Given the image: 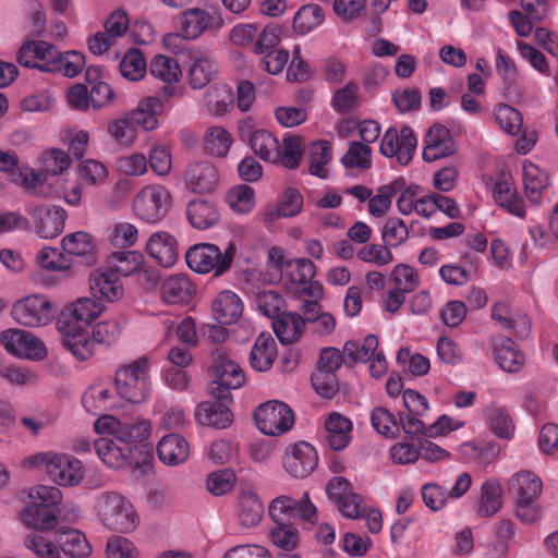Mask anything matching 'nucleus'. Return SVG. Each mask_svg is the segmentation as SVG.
<instances>
[{
	"label": "nucleus",
	"mask_w": 558,
	"mask_h": 558,
	"mask_svg": "<svg viewBox=\"0 0 558 558\" xmlns=\"http://www.w3.org/2000/svg\"><path fill=\"white\" fill-rule=\"evenodd\" d=\"M94 509L99 523L111 532L129 534L135 531L141 522L132 501L114 490L99 493Z\"/></svg>",
	"instance_id": "1"
},
{
	"label": "nucleus",
	"mask_w": 558,
	"mask_h": 558,
	"mask_svg": "<svg viewBox=\"0 0 558 558\" xmlns=\"http://www.w3.org/2000/svg\"><path fill=\"white\" fill-rule=\"evenodd\" d=\"M509 494L514 499L515 517L524 524H533L542 517L537 499L543 492V482L534 472L522 470L508 482Z\"/></svg>",
	"instance_id": "2"
},
{
	"label": "nucleus",
	"mask_w": 558,
	"mask_h": 558,
	"mask_svg": "<svg viewBox=\"0 0 558 558\" xmlns=\"http://www.w3.org/2000/svg\"><path fill=\"white\" fill-rule=\"evenodd\" d=\"M29 498L32 501L21 512L22 522L35 530L52 529L60 512L61 490L56 486L38 485L31 489Z\"/></svg>",
	"instance_id": "3"
},
{
	"label": "nucleus",
	"mask_w": 558,
	"mask_h": 558,
	"mask_svg": "<svg viewBox=\"0 0 558 558\" xmlns=\"http://www.w3.org/2000/svg\"><path fill=\"white\" fill-rule=\"evenodd\" d=\"M25 469L44 470L50 478L61 486H74L84 478V469L80 460L54 451L37 452L22 461Z\"/></svg>",
	"instance_id": "4"
},
{
	"label": "nucleus",
	"mask_w": 558,
	"mask_h": 558,
	"mask_svg": "<svg viewBox=\"0 0 558 558\" xmlns=\"http://www.w3.org/2000/svg\"><path fill=\"white\" fill-rule=\"evenodd\" d=\"M236 252L234 242H230L223 251L216 244L198 243L187 250L185 260L197 274L214 272L216 277H220L230 270Z\"/></svg>",
	"instance_id": "5"
},
{
	"label": "nucleus",
	"mask_w": 558,
	"mask_h": 558,
	"mask_svg": "<svg viewBox=\"0 0 558 558\" xmlns=\"http://www.w3.org/2000/svg\"><path fill=\"white\" fill-rule=\"evenodd\" d=\"M114 387L121 399L135 404L143 402L150 389L147 357H140L128 365L120 366L116 372Z\"/></svg>",
	"instance_id": "6"
},
{
	"label": "nucleus",
	"mask_w": 558,
	"mask_h": 558,
	"mask_svg": "<svg viewBox=\"0 0 558 558\" xmlns=\"http://www.w3.org/2000/svg\"><path fill=\"white\" fill-rule=\"evenodd\" d=\"M208 372L211 378L208 384L209 395L225 400L230 399L231 390L240 388L245 380L240 365L223 349H216L211 353Z\"/></svg>",
	"instance_id": "7"
},
{
	"label": "nucleus",
	"mask_w": 558,
	"mask_h": 558,
	"mask_svg": "<svg viewBox=\"0 0 558 558\" xmlns=\"http://www.w3.org/2000/svg\"><path fill=\"white\" fill-rule=\"evenodd\" d=\"M170 191L159 184L143 186L134 196L132 209L137 218L157 223L165 218L171 205Z\"/></svg>",
	"instance_id": "8"
},
{
	"label": "nucleus",
	"mask_w": 558,
	"mask_h": 558,
	"mask_svg": "<svg viewBox=\"0 0 558 558\" xmlns=\"http://www.w3.org/2000/svg\"><path fill=\"white\" fill-rule=\"evenodd\" d=\"M94 429L99 435H112L117 440L129 447V445L148 440L153 432V424L147 418L121 422L116 416L108 414L96 420Z\"/></svg>",
	"instance_id": "9"
},
{
	"label": "nucleus",
	"mask_w": 558,
	"mask_h": 558,
	"mask_svg": "<svg viewBox=\"0 0 558 558\" xmlns=\"http://www.w3.org/2000/svg\"><path fill=\"white\" fill-rule=\"evenodd\" d=\"M11 316L22 326L43 327L52 320L53 308L46 295L29 294L13 303Z\"/></svg>",
	"instance_id": "10"
},
{
	"label": "nucleus",
	"mask_w": 558,
	"mask_h": 558,
	"mask_svg": "<svg viewBox=\"0 0 558 558\" xmlns=\"http://www.w3.org/2000/svg\"><path fill=\"white\" fill-rule=\"evenodd\" d=\"M254 418L257 428L268 436L286 434L294 424L292 409L277 400H269L260 404L254 412Z\"/></svg>",
	"instance_id": "11"
},
{
	"label": "nucleus",
	"mask_w": 558,
	"mask_h": 558,
	"mask_svg": "<svg viewBox=\"0 0 558 558\" xmlns=\"http://www.w3.org/2000/svg\"><path fill=\"white\" fill-rule=\"evenodd\" d=\"M269 515L274 522H292L296 519L311 525L317 522V509L311 501L308 493L299 500L286 495L275 498L269 505Z\"/></svg>",
	"instance_id": "12"
},
{
	"label": "nucleus",
	"mask_w": 558,
	"mask_h": 558,
	"mask_svg": "<svg viewBox=\"0 0 558 558\" xmlns=\"http://www.w3.org/2000/svg\"><path fill=\"white\" fill-rule=\"evenodd\" d=\"M28 225L43 239L57 238L64 229L66 211L60 206L29 203L26 206Z\"/></svg>",
	"instance_id": "13"
},
{
	"label": "nucleus",
	"mask_w": 558,
	"mask_h": 558,
	"mask_svg": "<svg viewBox=\"0 0 558 558\" xmlns=\"http://www.w3.org/2000/svg\"><path fill=\"white\" fill-rule=\"evenodd\" d=\"M416 146L417 138L411 128H389L381 138L380 151L384 156L395 158L400 165L407 166L412 160Z\"/></svg>",
	"instance_id": "14"
},
{
	"label": "nucleus",
	"mask_w": 558,
	"mask_h": 558,
	"mask_svg": "<svg viewBox=\"0 0 558 558\" xmlns=\"http://www.w3.org/2000/svg\"><path fill=\"white\" fill-rule=\"evenodd\" d=\"M0 341L5 350L17 357L41 361L47 356V349L41 340L28 331L12 328L0 333Z\"/></svg>",
	"instance_id": "15"
},
{
	"label": "nucleus",
	"mask_w": 558,
	"mask_h": 558,
	"mask_svg": "<svg viewBox=\"0 0 558 558\" xmlns=\"http://www.w3.org/2000/svg\"><path fill=\"white\" fill-rule=\"evenodd\" d=\"M179 29L190 40H196L206 32H216L223 25V19L215 10L191 8L178 19Z\"/></svg>",
	"instance_id": "16"
},
{
	"label": "nucleus",
	"mask_w": 558,
	"mask_h": 558,
	"mask_svg": "<svg viewBox=\"0 0 558 558\" xmlns=\"http://www.w3.org/2000/svg\"><path fill=\"white\" fill-rule=\"evenodd\" d=\"M472 484V477L463 472L458 475L453 486L448 490L438 483H427L422 486V499L424 505L432 511H439L449 501V499H459L466 494Z\"/></svg>",
	"instance_id": "17"
},
{
	"label": "nucleus",
	"mask_w": 558,
	"mask_h": 558,
	"mask_svg": "<svg viewBox=\"0 0 558 558\" xmlns=\"http://www.w3.org/2000/svg\"><path fill=\"white\" fill-rule=\"evenodd\" d=\"M318 464L316 449L306 441L290 445L283 456V468L288 474L295 478H305L311 475Z\"/></svg>",
	"instance_id": "18"
},
{
	"label": "nucleus",
	"mask_w": 558,
	"mask_h": 558,
	"mask_svg": "<svg viewBox=\"0 0 558 558\" xmlns=\"http://www.w3.org/2000/svg\"><path fill=\"white\" fill-rule=\"evenodd\" d=\"M327 494L336 501L339 511L349 519H359L366 512V507L359 494L351 490V484L344 477H335L327 485Z\"/></svg>",
	"instance_id": "19"
},
{
	"label": "nucleus",
	"mask_w": 558,
	"mask_h": 558,
	"mask_svg": "<svg viewBox=\"0 0 558 558\" xmlns=\"http://www.w3.org/2000/svg\"><path fill=\"white\" fill-rule=\"evenodd\" d=\"M218 182V169L208 160L189 165L184 173L185 186L193 193H209L216 189Z\"/></svg>",
	"instance_id": "20"
},
{
	"label": "nucleus",
	"mask_w": 558,
	"mask_h": 558,
	"mask_svg": "<svg viewBox=\"0 0 558 558\" xmlns=\"http://www.w3.org/2000/svg\"><path fill=\"white\" fill-rule=\"evenodd\" d=\"M89 288L94 296L108 302L120 300L124 293L121 278L107 266L90 272Z\"/></svg>",
	"instance_id": "21"
},
{
	"label": "nucleus",
	"mask_w": 558,
	"mask_h": 558,
	"mask_svg": "<svg viewBox=\"0 0 558 558\" xmlns=\"http://www.w3.org/2000/svg\"><path fill=\"white\" fill-rule=\"evenodd\" d=\"M62 332L63 345L80 361L90 359L95 353V341L93 336L89 337L88 332L82 326L73 324H63L58 327Z\"/></svg>",
	"instance_id": "22"
},
{
	"label": "nucleus",
	"mask_w": 558,
	"mask_h": 558,
	"mask_svg": "<svg viewBox=\"0 0 558 558\" xmlns=\"http://www.w3.org/2000/svg\"><path fill=\"white\" fill-rule=\"evenodd\" d=\"M214 398L215 401H204L197 405L195 417L202 425L226 428L232 422V413L229 408L232 396L228 400L221 397Z\"/></svg>",
	"instance_id": "23"
},
{
	"label": "nucleus",
	"mask_w": 558,
	"mask_h": 558,
	"mask_svg": "<svg viewBox=\"0 0 558 558\" xmlns=\"http://www.w3.org/2000/svg\"><path fill=\"white\" fill-rule=\"evenodd\" d=\"M454 151L456 144L449 130L444 125H433L425 136L423 159L432 162L448 157Z\"/></svg>",
	"instance_id": "24"
},
{
	"label": "nucleus",
	"mask_w": 558,
	"mask_h": 558,
	"mask_svg": "<svg viewBox=\"0 0 558 558\" xmlns=\"http://www.w3.org/2000/svg\"><path fill=\"white\" fill-rule=\"evenodd\" d=\"M156 451L160 462L168 466L185 463L191 453L187 440L177 433L162 436L157 444Z\"/></svg>",
	"instance_id": "25"
},
{
	"label": "nucleus",
	"mask_w": 558,
	"mask_h": 558,
	"mask_svg": "<svg viewBox=\"0 0 558 558\" xmlns=\"http://www.w3.org/2000/svg\"><path fill=\"white\" fill-rule=\"evenodd\" d=\"M195 293V287L184 274H177L165 278L160 284V296L168 304H186Z\"/></svg>",
	"instance_id": "26"
},
{
	"label": "nucleus",
	"mask_w": 558,
	"mask_h": 558,
	"mask_svg": "<svg viewBox=\"0 0 558 558\" xmlns=\"http://www.w3.org/2000/svg\"><path fill=\"white\" fill-rule=\"evenodd\" d=\"M146 252L162 267L172 266L179 255L177 240L165 231L153 233L149 236L146 243Z\"/></svg>",
	"instance_id": "27"
},
{
	"label": "nucleus",
	"mask_w": 558,
	"mask_h": 558,
	"mask_svg": "<svg viewBox=\"0 0 558 558\" xmlns=\"http://www.w3.org/2000/svg\"><path fill=\"white\" fill-rule=\"evenodd\" d=\"M289 278L293 284H296L298 292L306 293L311 296L320 294V286L313 281L315 277V265L311 259L299 258L288 264Z\"/></svg>",
	"instance_id": "28"
},
{
	"label": "nucleus",
	"mask_w": 558,
	"mask_h": 558,
	"mask_svg": "<svg viewBox=\"0 0 558 558\" xmlns=\"http://www.w3.org/2000/svg\"><path fill=\"white\" fill-rule=\"evenodd\" d=\"M102 310V304L93 299H78L68 308V312L63 313L62 318L58 320V327L69 323L82 326L85 329L86 326L100 315Z\"/></svg>",
	"instance_id": "29"
},
{
	"label": "nucleus",
	"mask_w": 558,
	"mask_h": 558,
	"mask_svg": "<svg viewBox=\"0 0 558 558\" xmlns=\"http://www.w3.org/2000/svg\"><path fill=\"white\" fill-rule=\"evenodd\" d=\"M495 360L508 373H515L524 365V355L515 342L508 337H497L492 341Z\"/></svg>",
	"instance_id": "30"
},
{
	"label": "nucleus",
	"mask_w": 558,
	"mask_h": 558,
	"mask_svg": "<svg viewBox=\"0 0 558 558\" xmlns=\"http://www.w3.org/2000/svg\"><path fill=\"white\" fill-rule=\"evenodd\" d=\"M211 308L214 317L219 324L229 325L241 317L243 303L236 293L225 290L217 294Z\"/></svg>",
	"instance_id": "31"
},
{
	"label": "nucleus",
	"mask_w": 558,
	"mask_h": 558,
	"mask_svg": "<svg viewBox=\"0 0 558 558\" xmlns=\"http://www.w3.org/2000/svg\"><path fill=\"white\" fill-rule=\"evenodd\" d=\"M352 423L341 414L332 413L325 423V439L335 451L343 450L351 441Z\"/></svg>",
	"instance_id": "32"
},
{
	"label": "nucleus",
	"mask_w": 558,
	"mask_h": 558,
	"mask_svg": "<svg viewBox=\"0 0 558 558\" xmlns=\"http://www.w3.org/2000/svg\"><path fill=\"white\" fill-rule=\"evenodd\" d=\"M493 197L496 204L510 215L525 217L524 202L509 180H499L495 183Z\"/></svg>",
	"instance_id": "33"
},
{
	"label": "nucleus",
	"mask_w": 558,
	"mask_h": 558,
	"mask_svg": "<svg viewBox=\"0 0 558 558\" xmlns=\"http://www.w3.org/2000/svg\"><path fill=\"white\" fill-rule=\"evenodd\" d=\"M277 356V344L269 332H262L252 348L250 364L257 372H267L271 368Z\"/></svg>",
	"instance_id": "34"
},
{
	"label": "nucleus",
	"mask_w": 558,
	"mask_h": 558,
	"mask_svg": "<svg viewBox=\"0 0 558 558\" xmlns=\"http://www.w3.org/2000/svg\"><path fill=\"white\" fill-rule=\"evenodd\" d=\"M305 320L296 313L286 312L276 317L271 325L279 341L282 344H291L301 338Z\"/></svg>",
	"instance_id": "35"
},
{
	"label": "nucleus",
	"mask_w": 558,
	"mask_h": 558,
	"mask_svg": "<svg viewBox=\"0 0 558 558\" xmlns=\"http://www.w3.org/2000/svg\"><path fill=\"white\" fill-rule=\"evenodd\" d=\"M186 217L193 228L206 230L218 222L219 213L214 203L193 199L186 206Z\"/></svg>",
	"instance_id": "36"
},
{
	"label": "nucleus",
	"mask_w": 558,
	"mask_h": 558,
	"mask_svg": "<svg viewBox=\"0 0 558 558\" xmlns=\"http://www.w3.org/2000/svg\"><path fill=\"white\" fill-rule=\"evenodd\" d=\"M99 459L111 469H121L126 465L131 448L123 444L119 446L113 439L102 437L94 442Z\"/></svg>",
	"instance_id": "37"
},
{
	"label": "nucleus",
	"mask_w": 558,
	"mask_h": 558,
	"mask_svg": "<svg viewBox=\"0 0 558 558\" xmlns=\"http://www.w3.org/2000/svg\"><path fill=\"white\" fill-rule=\"evenodd\" d=\"M523 184L529 201L538 205L543 192L548 185L547 173L532 161L525 160L523 163Z\"/></svg>",
	"instance_id": "38"
},
{
	"label": "nucleus",
	"mask_w": 558,
	"mask_h": 558,
	"mask_svg": "<svg viewBox=\"0 0 558 558\" xmlns=\"http://www.w3.org/2000/svg\"><path fill=\"white\" fill-rule=\"evenodd\" d=\"M216 60L207 53L194 56L189 70V84L194 89L205 87L217 74Z\"/></svg>",
	"instance_id": "39"
},
{
	"label": "nucleus",
	"mask_w": 558,
	"mask_h": 558,
	"mask_svg": "<svg viewBox=\"0 0 558 558\" xmlns=\"http://www.w3.org/2000/svg\"><path fill=\"white\" fill-rule=\"evenodd\" d=\"M232 144V134L222 125H211L204 133V150L213 157H226Z\"/></svg>",
	"instance_id": "40"
},
{
	"label": "nucleus",
	"mask_w": 558,
	"mask_h": 558,
	"mask_svg": "<svg viewBox=\"0 0 558 558\" xmlns=\"http://www.w3.org/2000/svg\"><path fill=\"white\" fill-rule=\"evenodd\" d=\"M60 551L71 558H86L92 554V545L86 535L76 530L70 529L60 533L57 537Z\"/></svg>",
	"instance_id": "41"
},
{
	"label": "nucleus",
	"mask_w": 558,
	"mask_h": 558,
	"mask_svg": "<svg viewBox=\"0 0 558 558\" xmlns=\"http://www.w3.org/2000/svg\"><path fill=\"white\" fill-rule=\"evenodd\" d=\"M233 102V90L227 84L211 85L204 96L206 109L216 117L226 114L232 108Z\"/></svg>",
	"instance_id": "42"
},
{
	"label": "nucleus",
	"mask_w": 558,
	"mask_h": 558,
	"mask_svg": "<svg viewBox=\"0 0 558 558\" xmlns=\"http://www.w3.org/2000/svg\"><path fill=\"white\" fill-rule=\"evenodd\" d=\"M144 256L135 251H124L112 253L107 262V267L114 271L119 277H129L140 272L144 267Z\"/></svg>",
	"instance_id": "43"
},
{
	"label": "nucleus",
	"mask_w": 558,
	"mask_h": 558,
	"mask_svg": "<svg viewBox=\"0 0 558 558\" xmlns=\"http://www.w3.org/2000/svg\"><path fill=\"white\" fill-rule=\"evenodd\" d=\"M161 110V101L157 97H148L140 102L136 109L128 112L135 129L150 131L157 128V113Z\"/></svg>",
	"instance_id": "44"
},
{
	"label": "nucleus",
	"mask_w": 558,
	"mask_h": 558,
	"mask_svg": "<svg viewBox=\"0 0 558 558\" xmlns=\"http://www.w3.org/2000/svg\"><path fill=\"white\" fill-rule=\"evenodd\" d=\"M84 65L85 57L83 53L74 50L61 53L57 49L53 61L45 63L44 66L49 73H60L68 77H74L83 70Z\"/></svg>",
	"instance_id": "45"
},
{
	"label": "nucleus",
	"mask_w": 558,
	"mask_h": 558,
	"mask_svg": "<svg viewBox=\"0 0 558 558\" xmlns=\"http://www.w3.org/2000/svg\"><path fill=\"white\" fill-rule=\"evenodd\" d=\"M264 506L255 493H243L239 500L238 518L244 527L256 526L263 517Z\"/></svg>",
	"instance_id": "46"
},
{
	"label": "nucleus",
	"mask_w": 558,
	"mask_h": 558,
	"mask_svg": "<svg viewBox=\"0 0 558 558\" xmlns=\"http://www.w3.org/2000/svg\"><path fill=\"white\" fill-rule=\"evenodd\" d=\"M250 145L255 155L265 161L276 163L279 155L278 140L266 130H256L250 137Z\"/></svg>",
	"instance_id": "47"
},
{
	"label": "nucleus",
	"mask_w": 558,
	"mask_h": 558,
	"mask_svg": "<svg viewBox=\"0 0 558 558\" xmlns=\"http://www.w3.org/2000/svg\"><path fill=\"white\" fill-rule=\"evenodd\" d=\"M325 14L318 4L301 7L293 17V29L300 35H306L323 24Z\"/></svg>",
	"instance_id": "48"
},
{
	"label": "nucleus",
	"mask_w": 558,
	"mask_h": 558,
	"mask_svg": "<svg viewBox=\"0 0 558 558\" xmlns=\"http://www.w3.org/2000/svg\"><path fill=\"white\" fill-rule=\"evenodd\" d=\"M404 185V180L396 179L387 185L378 189L377 194L369 197L368 211L374 217H381L391 205L392 197L396 196Z\"/></svg>",
	"instance_id": "49"
},
{
	"label": "nucleus",
	"mask_w": 558,
	"mask_h": 558,
	"mask_svg": "<svg viewBox=\"0 0 558 558\" xmlns=\"http://www.w3.org/2000/svg\"><path fill=\"white\" fill-rule=\"evenodd\" d=\"M501 506L500 484L495 480H487L481 487L478 515L483 518L490 517L498 512Z\"/></svg>",
	"instance_id": "50"
},
{
	"label": "nucleus",
	"mask_w": 558,
	"mask_h": 558,
	"mask_svg": "<svg viewBox=\"0 0 558 558\" xmlns=\"http://www.w3.org/2000/svg\"><path fill=\"white\" fill-rule=\"evenodd\" d=\"M149 73L167 84L178 83L182 76L178 61L165 54H157L151 59Z\"/></svg>",
	"instance_id": "51"
},
{
	"label": "nucleus",
	"mask_w": 558,
	"mask_h": 558,
	"mask_svg": "<svg viewBox=\"0 0 558 558\" xmlns=\"http://www.w3.org/2000/svg\"><path fill=\"white\" fill-rule=\"evenodd\" d=\"M379 344L378 338L375 335L365 337L362 343L357 341H348L343 345V354L347 364L364 363L374 355Z\"/></svg>",
	"instance_id": "52"
},
{
	"label": "nucleus",
	"mask_w": 558,
	"mask_h": 558,
	"mask_svg": "<svg viewBox=\"0 0 558 558\" xmlns=\"http://www.w3.org/2000/svg\"><path fill=\"white\" fill-rule=\"evenodd\" d=\"M485 415L492 432L496 436L505 439L512 438L514 434V425L505 408L492 404L486 408Z\"/></svg>",
	"instance_id": "53"
},
{
	"label": "nucleus",
	"mask_w": 558,
	"mask_h": 558,
	"mask_svg": "<svg viewBox=\"0 0 558 558\" xmlns=\"http://www.w3.org/2000/svg\"><path fill=\"white\" fill-rule=\"evenodd\" d=\"M62 247L70 255L83 256L92 260L95 253V240L89 233L77 231L62 239Z\"/></svg>",
	"instance_id": "54"
},
{
	"label": "nucleus",
	"mask_w": 558,
	"mask_h": 558,
	"mask_svg": "<svg viewBox=\"0 0 558 558\" xmlns=\"http://www.w3.org/2000/svg\"><path fill=\"white\" fill-rule=\"evenodd\" d=\"M341 163L347 170H367L372 166V148L360 142H351Z\"/></svg>",
	"instance_id": "55"
},
{
	"label": "nucleus",
	"mask_w": 558,
	"mask_h": 558,
	"mask_svg": "<svg viewBox=\"0 0 558 558\" xmlns=\"http://www.w3.org/2000/svg\"><path fill=\"white\" fill-rule=\"evenodd\" d=\"M331 160V146L328 141L313 143L310 150V173L325 179L328 174V163Z\"/></svg>",
	"instance_id": "56"
},
{
	"label": "nucleus",
	"mask_w": 558,
	"mask_h": 558,
	"mask_svg": "<svg viewBox=\"0 0 558 558\" xmlns=\"http://www.w3.org/2000/svg\"><path fill=\"white\" fill-rule=\"evenodd\" d=\"M226 202L233 211L247 214L255 207L254 189L246 184H239L228 191Z\"/></svg>",
	"instance_id": "57"
},
{
	"label": "nucleus",
	"mask_w": 558,
	"mask_h": 558,
	"mask_svg": "<svg viewBox=\"0 0 558 558\" xmlns=\"http://www.w3.org/2000/svg\"><path fill=\"white\" fill-rule=\"evenodd\" d=\"M270 530V537L274 545L284 551H292L296 548L300 536L293 522H274Z\"/></svg>",
	"instance_id": "58"
},
{
	"label": "nucleus",
	"mask_w": 558,
	"mask_h": 558,
	"mask_svg": "<svg viewBox=\"0 0 558 558\" xmlns=\"http://www.w3.org/2000/svg\"><path fill=\"white\" fill-rule=\"evenodd\" d=\"M119 69L121 75L126 80L140 81L146 74L147 64L143 53L138 49L132 48L123 56Z\"/></svg>",
	"instance_id": "59"
},
{
	"label": "nucleus",
	"mask_w": 558,
	"mask_h": 558,
	"mask_svg": "<svg viewBox=\"0 0 558 558\" xmlns=\"http://www.w3.org/2000/svg\"><path fill=\"white\" fill-rule=\"evenodd\" d=\"M494 117L501 130L511 136L517 135L523 124L521 113L506 104H499L494 108Z\"/></svg>",
	"instance_id": "60"
},
{
	"label": "nucleus",
	"mask_w": 558,
	"mask_h": 558,
	"mask_svg": "<svg viewBox=\"0 0 558 558\" xmlns=\"http://www.w3.org/2000/svg\"><path fill=\"white\" fill-rule=\"evenodd\" d=\"M78 174L86 185L100 186L107 182L109 170L97 159H84L78 165Z\"/></svg>",
	"instance_id": "61"
},
{
	"label": "nucleus",
	"mask_w": 558,
	"mask_h": 558,
	"mask_svg": "<svg viewBox=\"0 0 558 558\" xmlns=\"http://www.w3.org/2000/svg\"><path fill=\"white\" fill-rule=\"evenodd\" d=\"M111 398L110 390L101 384L90 386L82 396V404L88 413L97 415L107 409Z\"/></svg>",
	"instance_id": "62"
},
{
	"label": "nucleus",
	"mask_w": 558,
	"mask_h": 558,
	"mask_svg": "<svg viewBox=\"0 0 558 558\" xmlns=\"http://www.w3.org/2000/svg\"><path fill=\"white\" fill-rule=\"evenodd\" d=\"M24 546L37 558H61L59 544L40 534H29L24 538Z\"/></svg>",
	"instance_id": "63"
},
{
	"label": "nucleus",
	"mask_w": 558,
	"mask_h": 558,
	"mask_svg": "<svg viewBox=\"0 0 558 558\" xmlns=\"http://www.w3.org/2000/svg\"><path fill=\"white\" fill-rule=\"evenodd\" d=\"M107 558H138L140 551L128 537L112 535L107 539L105 548Z\"/></svg>",
	"instance_id": "64"
}]
</instances>
